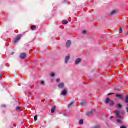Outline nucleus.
Instances as JSON below:
<instances>
[{
  "label": "nucleus",
  "mask_w": 128,
  "mask_h": 128,
  "mask_svg": "<svg viewBox=\"0 0 128 128\" xmlns=\"http://www.w3.org/2000/svg\"><path fill=\"white\" fill-rule=\"evenodd\" d=\"M59 88L62 89L64 88V83H60L58 85Z\"/></svg>",
  "instance_id": "423d86ee"
},
{
  "label": "nucleus",
  "mask_w": 128,
  "mask_h": 128,
  "mask_svg": "<svg viewBox=\"0 0 128 128\" xmlns=\"http://www.w3.org/2000/svg\"><path fill=\"white\" fill-rule=\"evenodd\" d=\"M56 82H60V78L57 79L56 80Z\"/></svg>",
  "instance_id": "a878e982"
},
{
  "label": "nucleus",
  "mask_w": 128,
  "mask_h": 128,
  "mask_svg": "<svg viewBox=\"0 0 128 128\" xmlns=\"http://www.w3.org/2000/svg\"><path fill=\"white\" fill-rule=\"evenodd\" d=\"M82 62V60L80 58H78L76 61V64H78Z\"/></svg>",
  "instance_id": "0eeeda50"
},
{
  "label": "nucleus",
  "mask_w": 128,
  "mask_h": 128,
  "mask_svg": "<svg viewBox=\"0 0 128 128\" xmlns=\"http://www.w3.org/2000/svg\"><path fill=\"white\" fill-rule=\"evenodd\" d=\"M117 122H118V124H122V121L120 120H117Z\"/></svg>",
  "instance_id": "393cba45"
},
{
  "label": "nucleus",
  "mask_w": 128,
  "mask_h": 128,
  "mask_svg": "<svg viewBox=\"0 0 128 128\" xmlns=\"http://www.w3.org/2000/svg\"><path fill=\"white\" fill-rule=\"evenodd\" d=\"M94 112H92H92H88L87 113V114L88 116H92Z\"/></svg>",
  "instance_id": "f8f14e48"
},
{
  "label": "nucleus",
  "mask_w": 128,
  "mask_h": 128,
  "mask_svg": "<svg viewBox=\"0 0 128 128\" xmlns=\"http://www.w3.org/2000/svg\"><path fill=\"white\" fill-rule=\"evenodd\" d=\"M72 104H74V102H71L70 104L68 106L69 108L72 106Z\"/></svg>",
  "instance_id": "a211bd4d"
},
{
  "label": "nucleus",
  "mask_w": 128,
  "mask_h": 128,
  "mask_svg": "<svg viewBox=\"0 0 128 128\" xmlns=\"http://www.w3.org/2000/svg\"><path fill=\"white\" fill-rule=\"evenodd\" d=\"M112 94H114V93H110V94H108V96H110V95H112Z\"/></svg>",
  "instance_id": "473e14b6"
},
{
  "label": "nucleus",
  "mask_w": 128,
  "mask_h": 128,
  "mask_svg": "<svg viewBox=\"0 0 128 128\" xmlns=\"http://www.w3.org/2000/svg\"><path fill=\"white\" fill-rule=\"evenodd\" d=\"M120 128H127L126 126H122Z\"/></svg>",
  "instance_id": "7c9ffc66"
},
{
  "label": "nucleus",
  "mask_w": 128,
  "mask_h": 128,
  "mask_svg": "<svg viewBox=\"0 0 128 128\" xmlns=\"http://www.w3.org/2000/svg\"><path fill=\"white\" fill-rule=\"evenodd\" d=\"M66 94H68V92H66V90H65L62 92L61 95L66 96Z\"/></svg>",
  "instance_id": "9d476101"
},
{
  "label": "nucleus",
  "mask_w": 128,
  "mask_h": 128,
  "mask_svg": "<svg viewBox=\"0 0 128 128\" xmlns=\"http://www.w3.org/2000/svg\"><path fill=\"white\" fill-rule=\"evenodd\" d=\"M122 106V105L120 104H119L118 106V108H121Z\"/></svg>",
  "instance_id": "5701e85b"
},
{
  "label": "nucleus",
  "mask_w": 128,
  "mask_h": 128,
  "mask_svg": "<svg viewBox=\"0 0 128 128\" xmlns=\"http://www.w3.org/2000/svg\"><path fill=\"white\" fill-rule=\"evenodd\" d=\"M26 58V54L25 53H22L20 55V58L22 60H24Z\"/></svg>",
  "instance_id": "7ed1b4c3"
},
{
  "label": "nucleus",
  "mask_w": 128,
  "mask_h": 128,
  "mask_svg": "<svg viewBox=\"0 0 128 128\" xmlns=\"http://www.w3.org/2000/svg\"><path fill=\"white\" fill-rule=\"evenodd\" d=\"M116 98H118L120 100H124V97L121 94H116Z\"/></svg>",
  "instance_id": "6e6552de"
},
{
  "label": "nucleus",
  "mask_w": 128,
  "mask_h": 128,
  "mask_svg": "<svg viewBox=\"0 0 128 128\" xmlns=\"http://www.w3.org/2000/svg\"><path fill=\"white\" fill-rule=\"evenodd\" d=\"M127 112H128V108H126Z\"/></svg>",
  "instance_id": "c9c22d12"
},
{
  "label": "nucleus",
  "mask_w": 128,
  "mask_h": 128,
  "mask_svg": "<svg viewBox=\"0 0 128 128\" xmlns=\"http://www.w3.org/2000/svg\"><path fill=\"white\" fill-rule=\"evenodd\" d=\"M80 104L82 106H84L86 104V101L83 100L82 102Z\"/></svg>",
  "instance_id": "ddd939ff"
},
{
  "label": "nucleus",
  "mask_w": 128,
  "mask_h": 128,
  "mask_svg": "<svg viewBox=\"0 0 128 128\" xmlns=\"http://www.w3.org/2000/svg\"><path fill=\"white\" fill-rule=\"evenodd\" d=\"M56 106L53 107L51 110L52 114H54V112H56Z\"/></svg>",
  "instance_id": "1a4fd4ad"
},
{
  "label": "nucleus",
  "mask_w": 128,
  "mask_h": 128,
  "mask_svg": "<svg viewBox=\"0 0 128 128\" xmlns=\"http://www.w3.org/2000/svg\"><path fill=\"white\" fill-rule=\"evenodd\" d=\"M34 120L36 122V120H38V116L36 115L35 116H34Z\"/></svg>",
  "instance_id": "6ab92c4d"
},
{
  "label": "nucleus",
  "mask_w": 128,
  "mask_h": 128,
  "mask_svg": "<svg viewBox=\"0 0 128 128\" xmlns=\"http://www.w3.org/2000/svg\"><path fill=\"white\" fill-rule=\"evenodd\" d=\"M110 106H114V102L113 101H110Z\"/></svg>",
  "instance_id": "2eb2a0df"
},
{
  "label": "nucleus",
  "mask_w": 128,
  "mask_h": 128,
  "mask_svg": "<svg viewBox=\"0 0 128 128\" xmlns=\"http://www.w3.org/2000/svg\"><path fill=\"white\" fill-rule=\"evenodd\" d=\"M14 52L11 54L12 56H14Z\"/></svg>",
  "instance_id": "72a5a7b5"
},
{
  "label": "nucleus",
  "mask_w": 128,
  "mask_h": 128,
  "mask_svg": "<svg viewBox=\"0 0 128 128\" xmlns=\"http://www.w3.org/2000/svg\"><path fill=\"white\" fill-rule=\"evenodd\" d=\"M40 84L44 85V82H40Z\"/></svg>",
  "instance_id": "cd10ccee"
},
{
  "label": "nucleus",
  "mask_w": 128,
  "mask_h": 128,
  "mask_svg": "<svg viewBox=\"0 0 128 128\" xmlns=\"http://www.w3.org/2000/svg\"><path fill=\"white\" fill-rule=\"evenodd\" d=\"M114 113L116 114V116L118 118H122V116H120V112L118 110L115 111Z\"/></svg>",
  "instance_id": "f03ea898"
},
{
  "label": "nucleus",
  "mask_w": 128,
  "mask_h": 128,
  "mask_svg": "<svg viewBox=\"0 0 128 128\" xmlns=\"http://www.w3.org/2000/svg\"><path fill=\"white\" fill-rule=\"evenodd\" d=\"M70 55L67 56L65 59V64H68V60H70Z\"/></svg>",
  "instance_id": "39448f33"
},
{
  "label": "nucleus",
  "mask_w": 128,
  "mask_h": 128,
  "mask_svg": "<svg viewBox=\"0 0 128 128\" xmlns=\"http://www.w3.org/2000/svg\"><path fill=\"white\" fill-rule=\"evenodd\" d=\"M126 104H128V96H127L126 98Z\"/></svg>",
  "instance_id": "aec40b11"
},
{
  "label": "nucleus",
  "mask_w": 128,
  "mask_h": 128,
  "mask_svg": "<svg viewBox=\"0 0 128 128\" xmlns=\"http://www.w3.org/2000/svg\"><path fill=\"white\" fill-rule=\"evenodd\" d=\"M70 46H72V42L70 40H68L66 44V48H70Z\"/></svg>",
  "instance_id": "20e7f679"
},
{
  "label": "nucleus",
  "mask_w": 128,
  "mask_h": 128,
  "mask_svg": "<svg viewBox=\"0 0 128 128\" xmlns=\"http://www.w3.org/2000/svg\"><path fill=\"white\" fill-rule=\"evenodd\" d=\"M62 24H68V22L67 20H64L62 22Z\"/></svg>",
  "instance_id": "9b49d317"
},
{
  "label": "nucleus",
  "mask_w": 128,
  "mask_h": 128,
  "mask_svg": "<svg viewBox=\"0 0 128 128\" xmlns=\"http://www.w3.org/2000/svg\"><path fill=\"white\" fill-rule=\"evenodd\" d=\"M112 118H114V116H111L110 117V120H112Z\"/></svg>",
  "instance_id": "f704fd0d"
},
{
  "label": "nucleus",
  "mask_w": 128,
  "mask_h": 128,
  "mask_svg": "<svg viewBox=\"0 0 128 128\" xmlns=\"http://www.w3.org/2000/svg\"><path fill=\"white\" fill-rule=\"evenodd\" d=\"M55 76V74L54 73H52L50 74V76L52 77V78H54V76Z\"/></svg>",
  "instance_id": "b1692460"
},
{
  "label": "nucleus",
  "mask_w": 128,
  "mask_h": 128,
  "mask_svg": "<svg viewBox=\"0 0 128 128\" xmlns=\"http://www.w3.org/2000/svg\"><path fill=\"white\" fill-rule=\"evenodd\" d=\"M110 98H107L106 99V104H108V102H110Z\"/></svg>",
  "instance_id": "dca6fc26"
},
{
  "label": "nucleus",
  "mask_w": 128,
  "mask_h": 128,
  "mask_svg": "<svg viewBox=\"0 0 128 128\" xmlns=\"http://www.w3.org/2000/svg\"><path fill=\"white\" fill-rule=\"evenodd\" d=\"M84 124V120H80L79 122V124Z\"/></svg>",
  "instance_id": "f3484780"
},
{
  "label": "nucleus",
  "mask_w": 128,
  "mask_h": 128,
  "mask_svg": "<svg viewBox=\"0 0 128 128\" xmlns=\"http://www.w3.org/2000/svg\"><path fill=\"white\" fill-rule=\"evenodd\" d=\"M2 73H0V78H2Z\"/></svg>",
  "instance_id": "2f4dec72"
},
{
  "label": "nucleus",
  "mask_w": 128,
  "mask_h": 128,
  "mask_svg": "<svg viewBox=\"0 0 128 128\" xmlns=\"http://www.w3.org/2000/svg\"><path fill=\"white\" fill-rule=\"evenodd\" d=\"M16 110H20V107H17L16 108Z\"/></svg>",
  "instance_id": "c85d7f7f"
},
{
  "label": "nucleus",
  "mask_w": 128,
  "mask_h": 128,
  "mask_svg": "<svg viewBox=\"0 0 128 128\" xmlns=\"http://www.w3.org/2000/svg\"><path fill=\"white\" fill-rule=\"evenodd\" d=\"M36 28V26H33L31 27V29L32 30H34Z\"/></svg>",
  "instance_id": "4468645a"
},
{
  "label": "nucleus",
  "mask_w": 128,
  "mask_h": 128,
  "mask_svg": "<svg viewBox=\"0 0 128 128\" xmlns=\"http://www.w3.org/2000/svg\"><path fill=\"white\" fill-rule=\"evenodd\" d=\"M22 35H18V36L16 39L14 40V44H16V42H18V40H20V38H22Z\"/></svg>",
  "instance_id": "f257e3e1"
},
{
  "label": "nucleus",
  "mask_w": 128,
  "mask_h": 128,
  "mask_svg": "<svg viewBox=\"0 0 128 128\" xmlns=\"http://www.w3.org/2000/svg\"><path fill=\"white\" fill-rule=\"evenodd\" d=\"M82 34H86V30L83 31Z\"/></svg>",
  "instance_id": "bb28decb"
},
{
  "label": "nucleus",
  "mask_w": 128,
  "mask_h": 128,
  "mask_svg": "<svg viewBox=\"0 0 128 128\" xmlns=\"http://www.w3.org/2000/svg\"><path fill=\"white\" fill-rule=\"evenodd\" d=\"M119 32L120 34H122V28L120 29Z\"/></svg>",
  "instance_id": "412c9836"
},
{
  "label": "nucleus",
  "mask_w": 128,
  "mask_h": 128,
  "mask_svg": "<svg viewBox=\"0 0 128 128\" xmlns=\"http://www.w3.org/2000/svg\"><path fill=\"white\" fill-rule=\"evenodd\" d=\"M116 14V11H112V12H111L110 14H112V16H113V14Z\"/></svg>",
  "instance_id": "4be33fe9"
},
{
  "label": "nucleus",
  "mask_w": 128,
  "mask_h": 128,
  "mask_svg": "<svg viewBox=\"0 0 128 128\" xmlns=\"http://www.w3.org/2000/svg\"><path fill=\"white\" fill-rule=\"evenodd\" d=\"M2 108H6V105H2Z\"/></svg>",
  "instance_id": "c756f323"
}]
</instances>
